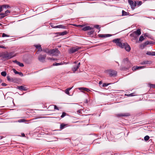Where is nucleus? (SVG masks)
<instances>
[{
  "label": "nucleus",
  "mask_w": 155,
  "mask_h": 155,
  "mask_svg": "<svg viewBox=\"0 0 155 155\" xmlns=\"http://www.w3.org/2000/svg\"><path fill=\"white\" fill-rule=\"evenodd\" d=\"M123 62L125 64H127L128 65V66L127 68H126L125 67H121L120 68L121 70H128L130 67H131V64L130 61H129L128 58H126L124 59L123 60Z\"/></svg>",
  "instance_id": "1"
},
{
  "label": "nucleus",
  "mask_w": 155,
  "mask_h": 155,
  "mask_svg": "<svg viewBox=\"0 0 155 155\" xmlns=\"http://www.w3.org/2000/svg\"><path fill=\"white\" fill-rule=\"evenodd\" d=\"M15 56L14 55V53L13 52L7 53L4 54L3 55V58L6 59H9L15 57Z\"/></svg>",
  "instance_id": "2"
},
{
  "label": "nucleus",
  "mask_w": 155,
  "mask_h": 155,
  "mask_svg": "<svg viewBox=\"0 0 155 155\" xmlns=\"http://www.w3.org/2000/svg\"><path fill=\"white\" fill-rule=\"evenodd\" d=\"M112 41L116 43V45L119 47L122 48H124V44H123L121 43L120 41V38H117L114 39Z\"/></svg>",
  "instance_id": "3"
},
{
  "label": "nucleus",
  "mask_w": 155,
  "mask_h": 155,
  "mask_svg": "<svg viewBox=\"0 0 155 155\" xmlns=\"http://www.w3.org/2000/svg\"><path fill=\"white\" fill-rule=\"evenodd\" d=\"M50 53V55L57 56L59 53V51L58 50V49L55 48L51 50Z\"/></svg>",
  "instance_id": "4"
},
{
  "label": "nucleus",
  "mask_w": 155,
  "mask_h": 155,
  "mask_svg": "<svg viewBox=\"0 0 155 155\" xmlns=\"http://www.w3.org/2000/svg\"><path fill=\"white\" fill-rule=\"evenodd\" d=\"M128 3L130 5L131 8L133 9L135 7L137 6V2L136 1H135L134 2L133 1L131 0H128Z\"/></svg>",
  "instance_id": "5"
},
{
  "label": "nucleus",
  "mask_w": 155,
  "mask_h": 155,
  "mask_svg": "<svg viewBox=\"0 0 155 155\" xmlns=\"http://www.w3.org/2000/svg\"><path fill=\"white\" fill-rule=\"evenodd\" d=\"M80 48H79L77 46L72 47V48L70 49L69 50V52L70 54L73 53L78 51Z\"/></svg>",
  "instance_id": "6"
},
{
  "label": "nucleus",
  "mask_w": 155,
  "mask_h": 155,
  "mask_svg": "<svg viewBox=\"0 0 155 155\" xmlns=\"http://www.w3.org/2000/svg\"><path fill=\"white\" fill-rule=\"evenodd\" d=\"M46 54L43 55L40 54L38 57V59L40 61L44 62L45 61V59L46 57Z\"/></svg>",
  "instance_id": "7"
},
{
  "label": "nucleus",
  "mask_w": 155,
  "mask_h": 155,
  "mask_svg": "<svg viewBox=\"0 0 155 155\" xmlns=\"http://www.w3.org/2000/svg\"><path fill=\"white\" fill-rule=\"evenodd\" d=\"M108 72L109 75L111 76H115L117 74V72L113 70H108Z\"/></svg>",
  "instance_id": "8"
},
{
  "label": "nucleus",
  "mask_w": 155,
  "mask_h": 155,
  "mask_svg": "<svg viewBox=\"0 0 155 155\" xmlns=\"http://www.w3.org/2000/svg\"><path fill=\"white\" fill-rule=\"evenodd\" d=\"M141 34V32L140 29H138L136 31H134V32L130 34V36L132 37H134L135 35H139Z\"/></svg>",
  "instance_id": "9"
},
{
  "label": "nucleus",
  "mask_w": 155,
  "mask_h": 155,
  "mask_svg": "<svg viewBox=\"0 0 155 155\" xmlns=\"http://www.w3.org/2000/svg\"><path fill=\"white\" fill-rule=\"evenodd\" d=\"M80 63L79 62L77 65L73 67V68H72V70L73 72L74 73L76 71L78 68L80 67Z\"/></svg>",
  "instance_id": "10"
},
{
  "label": "nucleus",
  "mask_w": 155,
  "mask_h": 155,
  "mask_svg": "<svg viewBox=\"0 0 155 155\" xmlns=\"http://www.w3.org/2000/svg\"><path fill=\"white\" fill-rule=\"evenodd\" d=\"M124 48H125L126 51L128 52L130 51L131 49L130 46L126 43H124Z\"/></svg>",
  "instance_id": "11"
},
{
  "label": "nucleus",
  "mask_w": 155,
  "mask_h": 155,
  "mask_svg": "<svg viewBox=\"0 0 155 155\" xmlns=\"http://www.w3.org/2000/svg\"><path fill=\"white\" fill-rule=\"evenodd\" d=\"M130 114L129 113H120L117 114V116L118 117H127L130 116Z\"/></svg>",
  "instance_id": "12"
},
{
  "label": "nucleus",
  "mask_w": 155,
  "mask_h": 155,
  "mask_svg": "<svg viewBox=\"0 0 155 155\" xmlns=\"http://www.w3.org/2000/svg\"><path fill=\"white\" fill-rule=\"evenodd\" d=\"M17 88L21 91H27V90L26 87L23 86H18Z\"/></svg>",
  "instance_id": "13"
},
{
  "label": "nucleus",
  "mask_w": 155,
  "mask_h": 155,
  "mask_svg": "<svg viewBox=\"0 0 155 155\" xmlns=\"http://www.w3.org/2000/svg\"><path fill=\"white\" fill-rule=\"evenodd\" d=\"M152 63V62L150 61H143L140 63L141 64H150Z\"/></svg>",
  "instance_id": "14"
},
{
  "label": "nucleus",
  "mask_w": 155,
  "mask_h": 155,
  "mask_svg": "<svg viewBox=\"0 0 155 155\" xmlns=\"http://www.w3.org/2000/svg\"><path fill=\"white\" fill-rule=\"evenodd\" d=\"M144 68L142 66H134L132 67V70L133 71H136L137 70H138L143 68Z\"/></svg>",
  "instance_id": "15"
},
{
  "label": "nucleus",
  "mask_w": 155,
  "mask_h": 155,
  "mask_svg": "<svg viewBox=\"0 0 155 155\" xmlns=\"http://www.w3.org/2000/svg\"><path fill=\"white\" fill-rule=\"evenodd\" d=\"M93 29V28L89 26H85L82 28V30L84 31H86L88 30H91Z\"/></svg>",
  "instance_id": "16"
},
{
  "label": "nucleus",
  "mask_w": 155,
  "mask_h": 155,
  "mask_svg": "<svg viewBox=\"0 0 155 155\" xmlns=\"http://www.w3.org/2000/svg\"><path fill=\"white\" fill-rule=\"evenodd\" d=\"M110 34H99L98 36L101 38H106L111 36Z\"/></svg>",
  "instance_id": "17"
},
{
  "label": "nucleus",
  "mask_w": 155,
  "mask_h": 155,
  "mask_svg": "<svg viewBox=\"0 0 155 155\" xmlns=\"http://www.w3.org/2000/svg\"><path fill=\"white\" fill-rule=\"evenodd\" d=\"M152 44V41H148L145 42L143 45L142 46L143 48H144L146 45H151Z\"/></svg>",
  "instance_id": "18"
},
{
  "label": "nucleus",
  "mask_w": 155,
  "mask_h": 155,
  "mask_svg": "<svg viewBox=\"0 0 155 155\" xmlns=\"http://www.w3.org/2000/svg\"><path fill=\"white\" fill-rule=\"evenodd\" d=\"M34 46L38 50V51H42V49L41 48V45H34Z\"/></svg>",
  "instance_id": "19"
},
{
  "label": "nucleus",
  "mask_w": 155,
  "mask_h": 155,
  "mask_svg": "<svg viewBox=\"0 0 155 155\" xmlns=\"http://www.w3.org/2000/svg\"><path fill=\"white\" fill-rule=\"evenodd\" d=\"M50 50L49 49L47 48H45L42 49V51L44 52H45L47 53L48 54H50Z\"/></svg>",
  "instance_id": "20"
},
{
  "label": "nucleus",
  "mask_w": 155,
  "mask_h": 155,
  "mask_svg": "<svg viewBox=\"0 0 155 155\" xmlns=\"http://www.w3.org/2000/svg\"><path fill=\"white\" fill-rule=\"evenodd\" d=\"M13 71L14 72L15 74H19L21 76H23V74L21 72H19L16 71L15 69H13Z\"/></svg>",
  "instance_id": "21"
},
{
  "label": "nucleus",
  "mask_w": 155,
  "mask_h": 155,
  "mask_svg": "<svg viewBox=\"0 0 155 155\" xmlns=\"http://www.w3.org/2000/svg\"><path fill=\"white\" fill-rule=\"evenodd\" d=\"M58 33L60 35L63 36L66 35L68 33V32L66 31H64L62 32H58Z\"/></svg>",
  "instance_id": "22"
},
{
  "label": "nucleus",
  "mask_w": 155,
  "mask_h": 155,
  "mask_svg": "<svg viewBox=\"0 0 155 155\" xmlns=\"http://www.w3.org/2000/svg\"><path fill=\"white\" fill-rule=\"evenodd\" d=\"M78 89L80 90H82L87 92H88L90 91V90L84 87H80Z\"/></svg>",
  "instance_id": "23"
},
{
  "label": "nucleus",
  "mask_w": 155,
  "mask_h": 155,
  "mask_svg": "<svg viewBox=\"0 0 155 155\" xmlns=\"http://www.w3.org/2000/svg\"><path fill=\"white\" fill-rule=\"evenodd\" d=\"M129 13L126 12L124 10H122V16H127L129 15Z\"/></svg>",
  "instance_id": "24"
},
{
  "label": "nucleus",
  "mask_w": 155,
  "mask_h": 155,
  "mask_svg": "<svg viewBox=\"0 0 155 155\" xmlns=\"http://www.w3.org/2000/svg\"><path fill=\"white\" fill-rule=\"evenodd\" d=\"M72 87H69L68 88V89H66L65 91V93L69 95L70 93L69 92V91L72 89Z\"/></svg>",
  "instance_id": "25"
},
{
  "label": "nucleus",
  "mask_w": 155,
  "mask_h": 155,
  "mask_svg": "<svg viewBox=\"0 0 155 155\" xmlns=\"http://www.w3.org/2000/svg\"><path fill=\"white\" fill-rule=\"evenodd\" d=\"M67 125V124H61L60 125V129H63L66 127Z\"/></svg>",
  "instance_id": "26"
},
{
  "label": "nucleus",
  "mask_w": 155,
  "mask_h": 155,
  "mask_svg": "<svg viewBox=\"0 0 155 155\" xmlns=\"http://www.w3.org/2000/svg\"><path fill=\"white\" fill-rule=\"evenodd\" d=\"M0 17L1 18H4L5 16H7V14H5V13H0Z\"/></svg>",
  "instance_id": "27"
},
{
  "label": "nucleus",
  "mask_w": 155,
  "mask_h": 155,
  "mask_svg": "<svg viewBox=\"0 0 155 155\" xmlns=\"http://www.w3.org/2000/svg\"><path fill=\"white\" fill-rule=\"evenodd\" d=\"M56 27L57 28H65V26H64L63 25H57L56 26Z\"/></svg>",
  "instance_id": "28"
},
{
  "label": "nucleus",
  "mask_w": 155,
  "mask_h": 155,
  "mask_svg": "<svg viewBox=\"0 0 155 155\" xmlns=\"http://www.w3.org/2000/svg\"><path fill=\"white\" fill-rule=\"evenodd\" d=\"M92 30H91V31L88 32V35H92L93 34L94 31V30H93L92 29H91Z\"/></svg>",
  "instance_id": "29"
},
{
  "label": "nucleus",
  "mask_w": 155,
  "mask_h": 155,
  "mask_svg": "<svg viewBox=\"0 0 155 155\" xmlns=\"http://www.w3.org/2000/svg\"><path fill=\"white\" fill-rule=\"evenodd\" d=\"M153 52H151L150 51H147V53L146 54L147 55H152L153 56V55H154V54L153 53Z\"/></svg>",
  "instance_id": "30"
},
{
  "label": "nucleus",
  "mask_w": 155,
  "mask_h": 155,
  "mask_svg": "<svg viewBox=\"0 0 155 155\" xmlns=\"http://www.w3.org/2000/svg\"><path fill=\"white\" fill-rule=\"evenodd\" d=\"M142 4V2L141 1H137V5L138 6H139L141 5Z\"/></svg>",
  "instance_id": "31"
},
{
  "label": "nucleus",
  "mask_w": 155,
  "mask_h": 155,
  "mask_svg": "<svg viewBox=\"0 0 155 155\" xmlns=\"http://www.w3.org/2000/svg\"><path fill=\"white\" fill-rule=\"evenodd\" d=\"M1 75L4 77H5L6 75V73L5 71H2L1 73Z\"/></svg>",
  "instance_id": "32"
},
{
  "label": "nucleus",
  "mask_w": 155,
  "mask_h": 155,
  "mask_svg": "<svg viewBox=\"0 0 155 155\" xmlns=\"http://www.w3.org/2000/svg\"><path fill=\"white\" fill-rule=\"evenodd\" d=\"M150 138V137L147 135L146 136L144 137V140L145 141H147Z\"/></svg>",
  "instance_id": "33"
},
{
  "label": "nucleus",
  "mask_w": 155,
  "mask_h": 155,
  "mask_svg": "<svg viewBox=\"0 0 155 155\" xmlns=\"http://www.w3.org/2000/svg\"><path fill=\"white\" fill-rule=\"evenodd\" d=\"M1 6L2 7V8L3 9L4 8H8V7H10L8 5H3Z\"/></svg>",
  "instance_id": "34"
},
{
  "label": "nucleus",
  "mask_w": 155,
  "mask_h": 155,
  "mask_svg": "<svg viewBox=\"0 0 155 155\" xmlns=\"http://www.w3.org/2000/svg\"><path fill=\"white\" fill-rule=\"evenodd\" d=\"M61 64H62L61 63V62L60 63H54L53 65V66H58V65H62Z\"/></svg>",
  "instance_id": "35"
},
{
  "label": "nucleus",
  "mask_w": 155,
  "mask_h": 155,
  "mask_svg": "<svg viewBox=\"0 0 155 155\" xmlns=\"http://www.w3.org/2000/svg\"><path fill=\"white\" fill-rule=\"evenodd\" d=\"M144 38L143 36H141L139 38V41H142L144 40Z\"/></svg>",
  "instance_id": "36"
},
{
  "label": "nucleus",
  "mask_w": 155,
  "mask_h": 155,
  "mask_svg": "<svg viewBox=\"0 0 155 155\" xmlns=\"http://www.w3.org/2000/svg\"><path fill=\"white\" fill-rule=\"evenodd\" d=\"M25 121V119H21L18 120V122L19 123L24 122Z\"/></svg>",
  "instance_id": "37"
},
{
  "label": "nucleus",
  "mask_w": 155,
  "mask_h": 155,
  "mask_svg": "<svg viewBox=\"0 0 155 155\" xmlns=\"http://www.w3.org/2000/svg\"><path fill=\"white\" fill-rule=\"evenodd\" d=\"M66 113H65L64 112H63L62 113V115L61 116V118H63L64 116H66Z\"/></svg>",
  "instance_id": "38"
},
{
  "label": "nucleus",
  "mask_w": 155,
  "mask_h": 155,
  "mask_svg": "<svg viewBox=\"0 0 155 155\" xmlns=\"http://www.w3.org/2000/svg\"><path fill=\"white\" fill-rule=\"evenodd\" d=\"M82 110L80 109L79 110H78L77 112L78 114L81 115L82 114Z\"/></svg>",
  "instance_id": "39"
},
{
  "label": "nucleus",
  "mask_w": 155,
  "mask_h": 155,
  "mask_svg": "<svg viewBox=\"0 0 155 155\" xmlns=\"http://www.w3.org/2000/svg\"><path fill=\"white\" fill-rule=\"evenodd\" d=\"M17 64L20 67H23L24 66V65L23 63H21L19 61H18Z\"/></svg>",
  "instance_id": "40"
},
{
  "label": "nucleus",
  "mask_w": 155,
  "mask_h": 155,
  "mask_svg": "<svg viewBox=\"0 0 155 155\" xmlns=\"http://www.w3.org/2000/svg\"><path fill=\"white\" fill-rule=\"evenodd\" d=\"M10 12L9 10H7L6 11H5V13L6 14H7V16L8 15V14L10 13Z\"/></svg>",
  "instance_id": "41"
},
{
  "label": "nucleus",
  "mask_w": 155,
  "mask_h": 155,
  "mask_svg": "<svg viewBox=\"0 0 155 155\" xmlns=\"http://www.w3.org/2000/svg\"><path fill=\"white\" fill-rule=\"evenodd\" d=\"M9 36V35H7L4 33L2 34V37H8Z\"/></svg>",
  "instance_id": "42"
},
{
  "label": "nucleus",
  "mask_w": 155,
  "mask_h": 155,
  "mask_svg": "<svg viewBox=\"0 0 155 155\" xmlns=\"http://www.w3.org/2000/svg\"><path fill=\"white\" fill-rule=\"evenodd\" d=\"M7 79L8 81H11L12 80H13V79H11L10 78L9 76H7Z\"/></svg>",
  "instance_id": "43"
},
{
  "label": "nucleus",
  "mask_w": 155,
  "mask_h": 155,
  "mask_svg": "<svg viewBox=\"0 0 155 155\" xmlns=\"http://www.w3.org/2000/svg\"><path fill=\"white\" fill-rule=\"evenodd\" d=\"M150 88H155V84H151L150 85Z\"/></svg>",
  "instance_id": "44"
},
{
  "label": "nucleus",
  "mask_w": 155,
  "mask_h": 155,
  "mask_svg": "<svg viewBox=\"0 0 155 155\" xmlns=\"http://www.w3.org/2000/svg\"><path fill=\"white\" fill-rule=\"evenodd\" d=\"M48 59H50V60H52L53 61H55V60H57L56 59L53 58H48Z\"/></svg>",
  "instance_id": "45"
},
{
  "label": "nucleus",
  "mask_w": 155,
  "mask_h": 155,
  "mask_svg": "<svg viewBox=\"0 0 155 155\" xmlns=\"http://www.w3.org/2000/svg\"><path fill=\"white\" fill-rule=\"evenodd\" d=\"M54 109L57 110H59L58 107L55 105H54Z\"/></svg>",
  "instance_id": "46"
},
{
  "label": "nucleus",
  "mask_w": 155,
  "mask_h": 155,
  "mask_svg": "<svg viewBox=\"0 0 155 155\" xmlns=\"http://www.w3.org/2000/svg\"><path fill=\"white\" fill-rule=\"evenodd\" d=\"M13 62L15 63H16L17 64H18V61L17 60H14V61H13Z\"/></svg>",
  "instance_id": "47"
},
{
  "label": "nucleus",
  "mask_w": 155,
  "mask_h": 155,
  "mask_svg": "<svg viewBox=\"0 0 155 155\" xmlns=\"http://www.w3.org/2000/svg\"><path fill=\"white\" fill-rule=\"evenodd\" d=\"M0 48H3L4 49H6V47L2 45H0Z\"/></svg>",
  "instance_id": "48"
},
{
  "label": "nucleus",
  "mask_w": 155,
  "mask_h": 155,
  "mask_svg": "<svg viewBox=\"0 0 155 155\" xmlns=\"http://www.w3.org/2000/svg\"><path fill=\"white\" fill-rule=\"evenodd\" d=\"M61 62V63L62 64H61L62 65H63V64H68V62Z\"/></svg>",
  "instance_id": "49"
},
{
  "label": "nucleus",
  "mask_w": 155,
  "mask_h": 155,
  "mask_svg": "<svg viewBox=\"0 0 155 155\" xmlns=\"http://www.w3.org/2000/svg\"><path fill=\"white\" fill-rule=\"evenodd\" d=\"M95 28H96L98 29H99V28H99V25H96L95 26Z\"/></svg>",
  "instance_id": "50"
},
{
  "label": "nucleus",
  "mask_w": 155,
  "mask_h": 155,
  "mask_svg": "<svg viewBox=\"0 0 155 155\" xmlns=\"http://www.w3.org/2000/svg\"><path fill=\"white\" fill-rule=\"evenodd\" d=\"M108 84H107L106 83H104L103 84V87H106L108 86Z\"/></svg>",
  "instance_id": "51"
},
{
  "label": "nucleus",
  "mask_w": 155,
  "mask_h": 155,
  "mask_svg": "<svg viewBox=\"0 0 155 155\" xmlns=\"http://www.w3.org/2000/svg\"><path fill=\"white\" fill-rule=\"evenodd\" d=\"M2 86H6L7 85V84H5V83H2Z\"/></svg>",
  "instance_id": "52"
},
{
  "label": "nucleus",
  "mask_w": 155,
  "mask_h": 155,
  "mask_svg": "<svg viewBox=\"0 0 155 155\" xmlns=\"http://www.w3.org/2000/svg\"><path fill=\"white\" fill-rule=\"evenodd\" d=\"M0 10L1 11V12L3 10V8L1 6H0Z\"/></svg>",
  "instance_id": "53"
},
{
  "label": "nucleus",
  "mask_w": 155,
  "mask_h": 155,
  "mask_svg": "<svg viewBox=\"0 0 155 155\" xmlns=\"http://www.w3.org/2000/svg\"><path fill=\"white\" fill-rule=\"evenodd\" d=\"M129 96H134L133 93L130 94H129Z\"/></svg>",
  "instance_id": "54"
},
{
  "label": "nucleus",
  "mask_w": 155,
  "mask_h": 155,
  "mask_svg": "<svg viewBox=\"0 0 155 155\" xmlns=\"http://www.w3.org/2000/svg\"><path fill=\"white\" fill-rule=\"evenodd\" d=\"M78 26H80V27H83L84 26V25H78Z\"/></svg>",
  "instance_id": "55"
},
{
  "label": "nucleus",
  "mask_w": 155,
  "mask_h": 155,
  "mask_svg": "<svg viewBox=\"0 0 155 155\" xmlns=\"http://www.w3.org/2000/svg\"><path fill=\"white\" fill-rule=\"evenodd\" d=\"M21 135L22 137H25V134L24 133H22Z\"/></svg>",
  "instance_id": "56"
},
{
  "label": "nucleus",
  "mask_w": 155,
  "mask_h": 155,
  "mask_svg": "<svg viewBox=\"0 0 155 155\" xmlns=\"http://www.w3.org/2000/svg\"><path fill=\"white\" fill-rule=\"evenodd\" d=\"M78 62V61H75L74 62V64H75V63H77Z\"/></svg>",
  "instance_id": "57"
},
{
  "label": "nucleus",
  "mask_w": 155,
  "mask_h": 155,
  "mask_svg": "<svg viewBox=\"0 0 155 155\" xmlns=\"http://www.w3.org/2000/svg\"><path fill=\"white\" fill-rule=\"evenodd\" d=\"M153 54H154V55H153V56H154V55H155V52H153Z\"/></svg>",
  "instance_id": "58"
},
{
  "label": "nucleus",
  "mask_w": 155,
  "mask_h": 155,
  "mask_svg": "<svg viewBox=\"0 0 155 155\" xmlns=\"http://www.w3.org/2000/svg\"><path fill=\"white\" fill-rule=\"evenodd\" d=\"M2 80L1 79H0V84L2 82Z\"/></svg>",
  "instance_id": "59"
},
{
  "label": "nucleus",
  "mask_w": 155,
  "mask_h": 155,
  "mask_svg": "<svg viewBox=\"0 0 155 155\" xmlns=\"http://www.w3.org/2000/svg\"><path fill=\"white\" fill-rule=\"evenodd\" d=\"M101 84V81H100L99 82V84Z\"/></svg>",
  "instance_id": "60"
},
{
  "label": "nucleus",
  "mask_w": 155,
  "mask_h": 155,
  "mask_svg": "<svg viewBox=\"0 0 155 155\" xmlns=\"http://www.w3.org/2000/svg\"><path fill=\"white\" fill-rule=\"evenodd\" d=\"M1 54H0V57L1 56Z\"/></svg>",
  "instance_id": "61"
},
{
  "label": "nucleus",
  "mask_w": 155,
  "mask_h": 155,
  "mask_svg": "<svg viewBox=\"0 0 155 155\" xmlns=\"http://www.w3.org/2000/svg\"><path fill=\"white\" fill-rule=\"evenodd\" d=\"M1 12V11L0 10V12Z\"/></svg>",
  "instance_id": "62"
},
{
  "label": "nucleus",
  "mask_w": 155,
  "mask_h": 155,
  "mask_svg": "<svg viewBox=\"0 0 155 155\" xmlns=\"http://www.w3.org/2000/svg\"><path fill=\"white\" fill-rule=\"evenodd\" d=\"M1 25V24L0 23V25Z\"/></svg>",
  "instance_id": "63"
}]
</instances>
